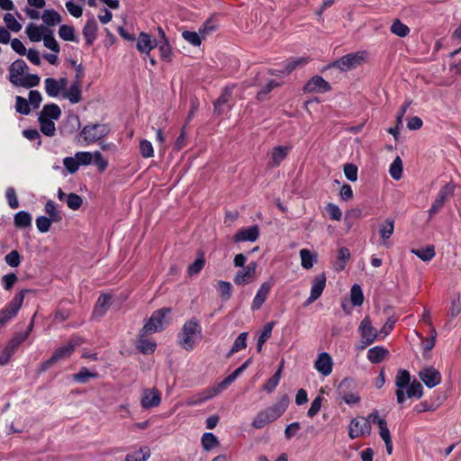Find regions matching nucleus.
I'll return each mask as SVG.
<instances>
[{
	"label": "nucleus",
	"mask_w": 461,
	"mask_h": 461,
	"mask_svg": "<svg viewBox=\"0 0 461 461\" xmlns=\"http://www.w3.org/2000/svg\"><path fill=\"white\" fill-rule=\"evenodd\" d=\"M203 330L195 318L186 321L177 333V345L186 351H192L202 339Z\"/></svg>",
	"instance_id": "f257e3e1"
},
{
	"label": "nucleus",
	"mask_w": 461,
	"mask_h": 461,
	"mask_svg": "<svg viewBox=\"0 0 461 461\" xmlns=\"http://www.w3.org/2000/svg\"><path fill=\"white\" fill-rule=\"evenodd\" d=\"M289 405V397L283 395L275 404L257 413L252 421L255 429H262L267 424L274 422L286 411Z\"/></svg>",
	"instance_id": "f03ea898"
},
{
	"label": "nucleus",
	"mask_w": 461,
	"mask_h": 461,
	"mask_svg": "<svg viewBox=\"0 0 461 461\" xmlns=\"http://www.w3.org/2000/svg\"><path fill=\"white\" fill-rule=\"evenodd\" d=\"M29 292H31L29 289L21 290L4 309L0 310V329L18 313L24 300V296Z\"/></svg>",
	"instance_id": "7ed1b4c3"
},
{
	"label": "nucleus",
	"mask_w": 461,
	"mask_h": 461,
	"mask_svg": "<svg viewBox=\"0 0 461 461\" xmlns=\"http://www.w3.org/2000/svg\"><path fill=\"white\" fill-rule=\"evenodd\" d=\"M80 344V339H71L67 345L56 349L51 357L41 364L40 372H45L57 361L68 357Z\"/></svg>",
	"instance_id": "20e7f679"
},
{
	"label": "nucleus",
	"mask_w": 461,
	"mask_h": 461,
	"mask_svg": "<svg viewBox=\"0 0 461 461\" xmlns=\"http://www.w3.org/2000/svg\"><path fill=\"white\" fill-rule=\"evenodd\" d=\"M358 331L360 332L361 339L359 344L357 346V350H363L374 343L379 335V332L375 328L372 326L370 318L366 316L361 321Z\"/></svg>",
	"instance_id": "39448f33"
},
{
	"label": "nucleus",
	"mask_w": 461,
	"mask_h": 461,
	"mask_svg": "<svg viewBox=\"0 0 461 461\" xmlns=\"http://www.w3.org/2000/svg\"><path fill=\"white\" fill-rule=\"evenodd\" d=\"M367 53L366 51L352 52L342 56L333 62L332 67L341 71H348L362 65L366 60Z\"/></svg>",
	"instance_id": "423d86ee"
},
{
	"label": "nucleus",
	"mask_w": 461,
	"mask_h": 461,
	"mask_svg": "<svg viewBox=\"0 0 461 461\" xmlns=\"http://www.w3.org/2000/svg\"><path fill=\"white\" fill-rule=\"evenodd\" d=\"M171 312L170 308H161L155 311L142 328L143 333H154L164 330V321L167 314Z\"/></svg>",
	"instance_id": "0eeeda50"
},
{
	"label": "nucleus",
	"mask_w": 461,
	"mask_h": 461,
	"mask_svg": "<svg viewBox=\"0 0 461 461\" xmlns=\"http://www.w3.org/2000/svg\"><path fill=\"white\" fill-rule=\"evenodd\" d=\"M110 131L106 124L95 123L86 125L81 131V137L87 143H94L105 137Z\"/></svg>",
	"instance_id": "6e6552de"
},
{
	"label": "nucleus",
	"mask_w": 461,
	"mask_h": 461,
	"mask_svg": "<svg viewBox=\"0 0 461 461\" xmlns=\"http://www.w3.org/2000/svg\"><path fill=\"white\" fill-rule=\"evenodd\" d=\"M354 380L350 378H345L339 383L337 393L339 397L346 403L354 404L360 401V397L354 392Z\"/></svg>",
	"instance_id": "1a4fd4ad"
},
{
	"label": "nucleus",
	"mask_w": 461,
	"mask_h": 461,
	"mask_svg": "<svg viewBox=\"0 0 461 461\" xmlns=\"http://www.w3.org/2000/svg\"><path fill=\"white\" fill-rule=\"evenodd\" d=\"M370 432V420H366L365 417H357L351 420L348 429V436L351 439L362 435H369Z\"/></svg>",
	"instance_id": "9d476101"
},
{
	"label": "nucleus",
	"mask_w": 461,
	"mask_h": 461,
	"mask_svg": "<svg viewBox=\"0 0 461 461\" xmlns=\"http://www.w3.org/2000/svg\"><path fill=\"white\" fill-rule=\"evenodd\" d=\"M454 193V187L447 184L443 185L438 191L430 209L429 210V216L432 218L437 214L444 206L447 199Z\"/></svg>",
	"instance_id": "9b49d317"
},
{
	"label": "nucleus",
	"mask_w": 461,
	"mask_h": 461,
	"mask_svg": "<svg viewBox=\"0 0 461 461\" xmlns=\"http://www.w3.org/2000/svg\"><path fill=\"white\" fill-rule=\"evenodd\" d=\"M411 384V375L410 372L405 369L398 370L395 376V385L397 390L395 392L397 402L402 404L405 401V393L404 390Z\"/></svg>",
	"instance_id": "f8f14e48"
},
{
	"label": "nucleus",
	"mask_w": 461,
	"mask_h": 461,
	"mask_svg": "<svg viewBox=\"0 0 461 461\" xmlns=\"http://www.w3.org/2000/svg\"><path fill=\"white\" fill-rule=\"evenodd\" d=\"M275 285V281L270 278L267 282H264L261 284L260 287L258 288L253 301L251 303V310L252 311H258L261 308L263 303L266 302L272 287Z\"/></svg>",
	"instance_id": "ddd939ff"
},
{
	"label": "nucleus",
	"mask_w": 461,
	"mask_h": 461,
	"mask_svg": "<svg viewBox=\"0 0 461 461\" xmlns=\"http://www.w3.org/2000/svg\"><path fill=\"white\" fill-rule=\"evenodd\" d=\"M257 267L258 265L254 261L249 263L245 267L236 273L233 278V282L237 285L249 284L253 280V277L256 274Z\"/></svg>",
	"instance_id": "4468645a"
},
{
	"label": "nucleus",
	"mask_w": 461,
	"mask_h": 461,
	"mask_svg": "<svg viewBox=\"0 0 461 461\" xmlns=\"http://www.w3.org/2000/svg\"><path fill=\"white\" fill-rule=\"evenodd\" d=\"M331 89L329 82L321 76L312 77L303 86L304 93H326Z\"/></svg>",
	"instance_id": "2eb2a0df"
},
{
	"label": "nucleus",
	"mask_w": 461,
	"mask_h": 461,
	"mask_svg": "<svg viewBox=\"0 0 461 461\" xmlns=\"http://www.w3.org/2000/svg\"><path fill=\"white\" fill-rule=\"evenodd\" d=\"M326 285V276L324 273H321L316 276L313 279L312 285L311 288L310 296L304 303V305H310L313 302H315L322 294Z\"/></svg>",
	"instance_id": "dca6fc26"
},
{
	"label": "nucleus",
	"mask_w": 461,
	"mask_h": 461,
	"mask_svg": "<svg viewBox=\"0 0 461 461\" xmlns=\"http://www.w3.org/2000/svg\"><path fill=\"white\" fill-rule=\"evenodd\" d=\"M161 393L157 388L144 389L141 396V406L144 409H150L160 404Z\"/></svg>",
	"instance_id": "f3484780"
},
{
	"label": "nucleus",
	"mask_w": 461,
	"mask_h": 461,
	"mask_svg": "<svg viewBox=\"0 0 461 461\" xmlns=\"http://www.w3.org/2000/svg\"><path fill=\"white\" fill-rule=\"evenodd\" d=\"M158 41L152 40L149 33L141 32L139 34L136 48L140 53L149 56L150 51L158 47Z\"/></svg>",
	"instance_id": "a211bd4d"
},
{
	"label": "nucleus",
	"mask_w": 461,
	"mask_h": 461,
	"mask_svg": "<svg viewBox=\"0 0 461 461\" xmlns=\"http://www.w3.org/2000/svg\"><path fill=\"white\" fill-rule=\"evenodd\" d=\"M420 380L429 388H433L441 382L440 373L434 367H426L419 373Z\"/></svg>",
	"instance_id": "6ab92c4d"
},
{
	"label": "nucleus",
	"mask_w": 461,
	"mask_h": 461,
	"mask_svg": "<svg viewBox=\"0 0 461 461\" xmlns=\"http://www.w3.org/2000/svg\"><path fill=\"white\" fill-rule=\"evenodd\" d=\"M28 68L24 60L16 59L9 67V81L15 86Z\"/></svg>",
	"instance_id": "aec40b11"
},
{
	"label": "nucleus",
	"mask_w": 461,
	"mask_h": 461,
	"mask_svg": "<svg viewBox=\"0 0 461 461\" xmlns=\"http://www.w3.org/2000/svg\"><path fill=\"white\" fill-rule=\"evenodd\" d=\"M259 230L258 225H253L249 228H241L234 235L233 240L235 242L250 241L254 242L258 239Z\"/></svg>",
	"instance_id": "412c9836"
},
{
	"label": "nucleus",
	"mask_w": 461,
	"mask_h": 461,
	"mask_svg": "<svg viewBox=\"0 0 461 461\" xmlns=\"http://www.w3.org/2000/svg\"><path fill=\"white\" fill-rule=\"evenodd\" d=\"M332 358L330 354L326 352L320 353L314 363V367L321 375L327 376L332 372Z\"/></svg>",
	"instance_id": "4be33fe9"
},
{
	"label": "nucleus",
	"mask_w": 461,
	"mask_h": 461,
	"mask_svg": "<svg viewBox=\"0 0 461 461\" xmlns=\"http://www.w3.org/2000/svg\"><path fill=\"white\" fill-rule=\"evenodd\" d=\"M80 128V120L78 115L69 113L59 126V131L62 135H70L76 132Z\"/></svg>",
	"instance_id": "5701e85b"
},
{
	"label": "nucleus",
	"mask_w": 461,
	"mask_h": 461,
	"mask_svg": "<svg viewBox=\"0 0 461 461\" xmlns=\"http://www.w3.org/2000/svg\"><path fill=\"white\" fill-rule=\"evenodd\" d=\"M111 299L112 296L108 294H100L93 310V317H103L111 305Z\"/></svg>",
	"instance_id": "b1692460"
},
{
	"label": "nucleus",
	"mask_w": 461,
	"mask_h": 461,
	"mask_svg": "<svg viewBox=\"0 0 461 461\" xmlns=\"http://www.w3.org/2000/svg\"><path fill=\"white\" fill-rule=\"evenodd\" d=\"M98 30L97 23L94 16H91L86 23L83 28V35L86 39V43L89 47L96 39V32Z\"/></svg>",
	"instance_id": "393cba45"
},
{
	"label": "nucleus",
	"mask_w": 461,
	"mask_h": 461,
	"mask_svg": "<svg viewBox=\"0 0 461 461\" xmlns=\"http://www.w3.org/2000/svg\"><path fill=\"white\" fill-rule=\"evenodd\" d=\"M235 85H229L223 87L221 95L214 102V111L218 113L224 112V105L229 103L232 96Z\"/></svg>",
	"instance_id": "a878e982"
},
{
	"label": "nucleus",
	"mask_w": 461,
	"mask_h": 461,
	"mask_svg": "<svg viewBox=\"0 0 461 461\" xmlns=\"http://www.w3.org/2000/svg\"><path fill=\"white\" fill-rule=\"evenodd\" d=\"M389 356V350L383 346H375L368 349L366 357L372 364H379Z\"/></svg>",
	"instance_id": "bb28decb"
},
{
	"label": "nucleus",
	"mask_w": 461,
	"mask_h": 461,
	"mask_svg": "<svg viewBox=\"0 0 461 461\" xmlns=\"http://www.w3.org/2000/svg\"><path fill=\"white\" fill-rule=\"evenodd\" d=\"M46 30H49V28L46 26H43V25L38 26L33 23H30L27 25V27L25 29V32L31 41L39 42L45 36Z\"/></svg>",
	"instance_id": "cd10ccee"
},
{
	"label": "nucleus",
	"mask_w": 461,
	"mask_h": 461,
	"mask_svg": "<svg viewBox=\"0 0 461 461\" xmlns=\"http://www.w3.org/2000/svg\"><path fill=\"white\" fill-rule=\"evenodd\" d=\"M62 97L68 99L73 104L80 103L82 101L81 85L73 82L69 88L62 94Z\"/></svg>",
	"instance_id": "c85d7f7f"
},
{
	"label": "nucleus",
	"mask_w": 461,
	"mask_h": 461,
	"mask_svg": "<svg viewBox=\"0 0 461 461\" xmlns=\"http://www.w3.org/2000/svg\"><path fill=\"white\" fill-rule=\"evenodd\" d=\"M289 148L285 146H277L273 149L271 158L268 166L271 167H278L281 162L287 157Z\"/></svg>",
	"instance_id": "c756f323"
},
{
	"label": "nucleus",
	"mask_w": 461,
	"mask_h": 461,
	"mask_svg": "<svg viewBox=\"0 0 461 461\" xmlns=\"http://www.w3.org/2000/svg\"><path fill=\"white\" fill-rule=\"evenodd\" d=\"M61 116L59 106L54 103L45 104L39 113V117L49 120H59Z\"/></svg>",
	"instance_id": "7c9ffc66"
},
{
	"label": "nucleus",
	"mask_w": 461,
	"mask_h": 461,
	"mask_svg": "<svg viewBox=\"0 0 461 461\" xmlns=\"http://www.w3.org/2000/svg\"><path fill=\"white\" fill-rule=\"evenodd\" d=\"M150 448L144 446L133 452L128 453L125 456V461H147L150 457Z\"/></svg>",
	"instance_id": "2f4dec72"
},
{
	"label": "nucleus",
	"mask_w": 461,
	"mask_h": 461,
	"mask_svg": "<svg viewBox=\"0 0 461 461\" xmlns=\"http://www.w3.org/2000/svg\"><path fill=\"white\" fill-rule=\"evenodd\" d=\"M147 333H143L142 330L140 333L137 348L143 354L153 353L156 349L157 344L145 338Z\"/></svg>",
	"instance_id": "473e14b6"
},
{
	"label": "nucleus",
	"mask_w": 461,
	"mask_h": 461,
	"mask_svg": "<svg viewBox=\"0 0 461 461\" xmlns=\"http://www.w3.org/2000/svg\"><path fill=\"white\" fill-rule=\"evenodd\" d=\"M32 217L31 213L25 211H20L15 213L14 223L16 228L24 229L32 226Z\"/></svg>",
	"instance_id": "72a5a7b5"
},
{
	"label": "nucleus",
	"mask_w": 461,
	"mask_h": 461,
	"mask_svg": "<svg viewBox=\"0 0 461 461\" xmlns=\"http://www.w3.org/2000/svg\"><path fill=\"white\" fill-rule=\"evenodd\" d=\"M41 19L47 26H54L61 23V15L53 9H46L43 11Z\"/></svg>",
	"instance_id": "f704fd0d"
},
{
	"label": "nucleus",
	"mask_w": 461,
	"mask_h": 461,
	"mask_svg": "<svg viewBox=\"0 0 461 461\" xmlns=\"http://www.w3.org/2000/svg\"><path fill=\"white\" fill-rule=\"evenodd\" d=\"M274 326H275V321H269L264 326L260 335L258 338V342H257V351L258 352H260L262 350L263 345L266 343V341L268 339H270Z\"/></svg>",
	"instance_id": "c9c22d12"
},
{
	"label": "nucleus",
	"mask_w": 461,
	"mask_h": 461,
	"mask_svg": "<svg viewBox=\"0 0 461 461\" xmlns=\"http://www.w3.org/2000/svg\"><path fill=\"white\" fill-rule=\"evenodd\" d=\"M45 92L50 97H57L59 95H62V91L60 90L57 79L53 77H47L44 80Z\"/></svg>",
	"instance_id": "e433bc0d"
},
{
	"label": "nucleus",
	"mask_w": 461,
	"mask_h": 461,
	"mask_svg": "<svg viewBox=\"0 0 461 461\" xmlns=\"http://www.w3.org/2000/svg\"><path fill=\"white\" fill-rule=\"evenodd\" d=\"M41 82V77L37 74H27L23 76L15 86H22L24 88H32L39 86Z\"/></svg>",
	"instance_id": "4c0bfd02"
},
{
	"label": "nucleus",
	"mask_w": 461,
	"mask_h": 461,
	"mask_svg": "<svg viewBox=\"0 0 461 461\" xmlns=\"http://www.w3.org/2000/svg\"><path fill=\"white\" fill-rule=\"evenodd\" d=\"M59 36L66 41L77 42L78 40L75 35V29L71 25L62 24L59 29Z\"/></svg>",
	"instance_id": "58836bf2"
},
{
	"label": "nucleus",
	"mask_w": 461,
	"mask_h": 461,
	"mask_svg": "<svg viewBox=\"0 0 461 461\" xmlns=\"http://www.w3.org/2000/svg\"><path fill=\"white\" fill-rule=\"evenodd\" d=\"M41 131L47 137L55 135L56 127L53 120L38 117Z\"/></svg>",
	"instance_id": "ea45409f"
},
{
	"label": "nucleus",
	"mask_w": 461,
	"mask_h": 461,
	"mask_svg": "<svg viewBox=\"0 0 461 461\" xmlns=\"http://www.w3.org/2000/svg\"><path fill=\"white\" fill-rule=\"evenodd\" d=\"M350 258V251L348 248H340L338 251V258L335 264L337 271H341L345 268L347 262Z\"/></svg>",
	"instance_id": "a19ab883"
},
{
	"label": "nucleus",
	"mask_w": 461,
	"mask_h": 461,
	"mask_svg": "<svg viewBox=\"0 0 461 461\" xmlns=\"http://www.w3.org/2000/svg\"><path fill=\"white\" fill-rule=\"evenodd\" d=\"M404 393L408 398L415 397L420 399L423 394V386L419 381L413 380Z\"/></svg>",
	"instance_id": "79ce46f5"
},
{
	"label": "nucleus",
	"mask_w": 461,
	"mask_h": 461,
	"mask_svg": "<svg viewBox=\"0 0 461 461\" xmlns=\"http://www.w3.org/2000/svg\"><path fill=\"white\" fill-rule=\"evenodd\" d=\"M308 61H309V59L307 58H303V57L290 60L286 63V65L285 66V68H283V71H281V73L283 75H289L297 68L306 65L308 63Z\"/></svg>",
	"instance_id": "37998d69"
},
{
	"label": "nucleus",
	"mask_w": 461,
	"mask_h": 461,
	"mask_svg": "<svg viewBox=\"0 0 461 461\" xmlns=\"http://www.w3.org/2000/svg\"><path fill=\"white\" fill-rule=\"evenodd\" d=\"M300 257L301 265L305 269L312 268L313 263L316 261V256L312 254V252L307 249H303L300 250Z\"/></svg>",
	"instance_id": "c03bdc74"
},
{
	"label": "nucleus",
	"mask_w": 461,
	"mask_h": 461,
	"mask_svg": "<svg viewBox=\"0 0 461 461\" xmlns=\"http://www.w3.org/2000/svg\"><path fill=\"white\" fill-rule=\"evenodd\" d=\"M45 212L49 215L48 218L51 219L54 222H59L62 220L61 213L57 210L56 204L53 201L49 200L44 206Z\"/></svg>",
	"instance_id": "a18cd8bd"
},
{
	"label": "nucleus",
	"mask_w": 461,
	"mask_h": 461,
	"mask_svg": "<svg viewBox=\"0 0 461 461\" xmlns=\"http://www.w3.org/2000/svg\"><path fill=\"white\" fill-rule=\"evenodd\" d=\"M411 252L423 261H429L435 257V249L433 246H428L420 249H412Z\"/></svg>",
	"instance_id": "49530a36"
},
{
	"label": "nucleus",
	"mask_w": 461,
	"mask_h": 461,
	"mask_svg": "<svg viewBox=\"0 0 461 461\" xmlns=\"http://www.w3.org/2000/svg\"><path fill=\"white\" fill-rule=\"evenodd\" d=\"M282 373V366L278 368V370L267 381V383L263 386V390L267 393H271L275 391L276 386L278 385L281 379Z\"/></svg>",
	"instance_id": "de8ad7c7"
},
{
	"label": "nucleus",
	"mask_w": 461,
	"mask_h": 461,
	"mask_svg": "<svg viewBox=\"0 0 461 461\" xmlns=\"http://www.w3.org/2000/svg\"><path fill=\"white\" fill-rule=\"evenodd\" d=\"M248 332H241L235 339L230 352L228 353V357L231 356L234 353H237L247 347V338Z\"/></svg>",
	"instance_id": "09e8293b"
},
{
	"label": "nucleus",
	"mask_w": 461,
	"mask_h": 461,
	"mask_svg": "<svg viewBox=\"0 0 461 461\" xmlns=\"http://www.w3.org/2000/svg\"><path fill=\"white\" fill-rule=\"evenodd\" d=\"M42 40H43V44L46 48L50 49V50H52L55 53L59 52V50H60L59 45L58 41L55 40V38L53 36V32L50 29L46 30V34Z\"/></svg>",
	"instance_id": "8fccbe9b"
},
{
	"label": "nucleus",
	"mask_w": 461,
	"mask_h": 461,
	"mask_svg": "<svg viewBox=\"0 0 461 461\" xmlns=\"http://www.w3.org/2000/svg\"><path fill=\"white\" fill-rule=\"evenodd\" d=\"M350 300L354 306H360L364 302V294L361 286L357 284L352 285L350 290Z\"/></svg>",
	"instance_id": "3c124183"
},
{
	"label": "nucleus",
	"mask_w": 461,
	"mask_h": 461,
	"mask_svg": "<svg viewBox=\"0 0 461 461\" xmlns=\"http://www.w3.org/2000/svg\"><path fill=\"white\" fill-rule=\"evenodd\" d=\"M390 176L394 180H400L402 176V162L400 157H396L389 168Z\"/></svg>",
	"instance_id": "603ef678"
},
{
	"label": "nucleus",
	"mask_w": 461,
	"mask_h": 461,
	"mask_svg": "<svg viewBox=\"0 0 461 461\" xmlns=\"http://www.w3.org/2000/svg\"><path fill=\"white\" fill-rule=\"evenodd\" d=\"M391 32L403 38L410 33V28L406 24L402 23L399 19H396L391 25Z\"/></svg>",
	"instance_id": "864d4df0"
},
{
	"label": "nucleus",
	"mask_w": 461,
	"mask_h": 461,
	"mask_svg": "<svg viewBox=\"0 0 461 461\" xmlns=\"http://www.w3.org/2000/svg\"><path fill=\"white\" fill-rule=\"evenodd\" d=\"M97 373L90 372L86 367H82L78 373L73 375V379L78 383L86 384L90 378H96Z\"/></svg>",
	"instance_id": "5fc2aeb1"
},
{
	"label": "nucleus",
	"mask_w": 461,
	"mask_h": 461,
	"mask_svg": "<svg viewBox=\"0 0 461 461\" xmlns=\"http://www.w3.org/2000/svg\"><path fill=\"white\" fill-rule=\"evenodd\" d=\"M394 221L392 219H386L384 224L380 226L379 234L383 240H388L393 233Z\"/></svg>",
	"instance_id": "6e6d98bb"
},
{
	"label": "nucleus",
	"mask_w": 461,
	"mask_h": 461,
	"mask_svg": "<svg viewBox=\"0 0 461 461\" xmlns=\"http://www.w3.org/2000/svg\"><path fill=\"white\" fill-rule=\"evenodd\" d=\"M158 46L161 59L165 62L171 61L172 49L169 45L168 40L165 39V41L158 42Z\"/></svg>",
	"instance_id": "4d7b16f0"
},
{
	"label": "nucleus",
	"mask_w": 461,
	"mask_h": 461,
	"mask_svg": "<svg viewBox=\"0 0 461 461\" xmlns=\"http://www.w3.org/2000/svg\"><path fill=\"white\" fill-rule=\"evenodd\" d=\"M205 265V260L203 258V254L201 253L200 256L193 262L187 269V273L190 276L197 275L201 272Z\"/></svg>",
	"instance_id": "13d9d810"
},
{
	"label": "nucleus",
	"mask_w": 461,
	"mask_h": 461,
	"mask_svg": "<svg viewBox=\"0 0 461 461\" xmlns=\"http://www.w3.org/2000/svg\"><path fill=\"white\" fill-rule=\"evenodd\" d=\"M15 110L18 113L23 115H28L31 113L28 101L20 95L15 97Z\"/></svg>",
	"instance_id": "bf43d9fd"
},
{
	"label": "nucleus",
	"mask_w": 461,
	"mask_h": 461,
	"mask_svg": "<svg viewBox=\"0 0 461 461\" xmlns=\"http://www.w3.org/2000/svg\"><path fill=\"white\" fill-rule=\"evenodd\" d=\"M279 86V83H277L276 80L271 79L268 80V82L262 86L261 89L257 93V99L258 101H263L266 96L275 88Z\"/></svg>",
	"instance_id": "052dcab7"
},
{
	"label": "nucleus",
	"mask_w": 461,
	"mask_h": 461,
	"mask_svg": "<svg viewBox=\"0 0 461 461\" xmlns=\"http://www.w3.org/2000/svg\"><path fill=\"white\" fill-rule=\"evenodd\" d=\"M65 203H67L69 209L76 211L81 207L83 200L81 196H79L78 194L75 193H70L68 194Z\"/></svg>",
	"instance_id": "680f3d73"
},
{
	"label": "nucleus",
	"mask_w": 461,
	"mask_h": 461,
	"mask_svg": "<svg viewBox=\"0 0 461 461\" xmlns=\"http://www.w3.org/2000/svg\"><path fill=\"white\" fill-rule=\"evenodd\" d=\"M219 444L217 438L211 432H206L202 437V446L205 450H210Z\"/></svg>",
	"instance_id": "e2e57ef3"
},
{
	"label": "nucleus",
	"mask_w": 461,
	"mask_h": 461,
	"mask_svg": "<svg viewBox=\"0 0 461 461\" xmlns=\"http://www.w3.org/2000/svg\"><path fill=\"white\" fill-rule=\"evenodd\" d=\"M4 22L7 26V30H10L14 32H18L22 29L21 23H19L13 14L7 13L4 16Z\"/></svg>",
	"instance_id": "0e129e2a"
},
{
	"label": "nucleus",
	"mask_w": 461,
	"mask_h": 461,
	"mask_svg": "<svg viewBox=\"0 0 461 461\" xmlns=\"http://www.w3.org/2000/svg\"><path fill=\"white\" fill-rule=\"evenodd\" d=\"M52 222L54 221L51 219L41 215L36 219V227L40 232L46 233L50 230Z\"/></svg>",
	"instance_id": "69168bd1"
},
{
	"label": "nucleus",
	"mask_w": 461,
	"mask_h": 461,
	"mask_svg": "<svg viewBox=\"0 0 461 461\" xmlns=\"http://www.w3.org/2000/svg\"><path fill=\"white\" fill-rule=\"evenodd\" d=\"M218 291L221 296L223 298V300H229L231 296L232 285L230 282L219 281Z\"/></svg>",
	"instance_id": "338daca9"
},
{
	"label": "nucleus",
	"mask_w": 461,
	"mask_h": 461,
	"mask_svg": "<svg viewBox=\"0 0 461 461\" xmlns=\"http://www.w3.org/2000/svg\"><path fill=\"white\" fill-rule=\"evenodd\" d=\"M182 37L184 38L185 41H186L193 46L197 47L201 45L202 41L200 35L195 32L184 31L182 32Z\"/></svg>",
	"instance_id": "774afa93"
}]
</instances>
